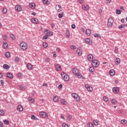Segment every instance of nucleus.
Here are the masks:
<instances>
[{
  "label": "nucleus",
  "mask_w": 127,
  "mask_h": 127,
  "mask_svg": "<svg viewBox=\"0 0 127 127\" xmlns=\"http://www.w3.org/2000/svg\"><path fill=\"white\" fill-rule=\"evenodd\" d=\"M72 73L75 75V76H76L79 79H81V78H82V74L80 73V71L78 70L77 68L74 67L72 69Z\"/></svg>",
  "instance_id": "1"
},
{
  "label": "nucleus",
  "mask_w": 127,
  "mask_h": 127,
  "mask_svg": "<svg viewBox=\"0 0 127 127\" xmlns=\"http://www.w3.org/2000/svg\"><path fill=\"white\" fill-rule=\"evenodd\" d=\"M61 76L64 81H66V82L69 81V76L66 74V73L63 72L61 73Z\"/></svg>",
  "instance_id": "2"
},
{
  "label": "nucleus",
  "mask_w": 127,
  "mask_h": 127,
  "mask_svg": "<svg viewBox=\"0 0 127 127\" xmlns=\"http://www.w3.org/2000/svg\"><path fill=\"white\" fill-rule=\"evenodd\" d=\"M20 47L23 50H26L27 49V44L25 42H22L20 44Z\"/></svg>",
  "instance_id": "3"
},
{
  "label": "nucleus",
  "mask_w": 127,
  "mask_h": 127,
  "mask_svg": "<svg viewBox=\"0 0 127 127\" xmlns=\"http://www.w3.org/2000/svg\"><path fill=\"white\" fill-rule=\"evenodd\" d=\"M71 96L76 101V102H79L80 101V96L76 93H72Z\"/></svg>",
  "instance_id": "4"
},
{
  "label": "nucleus",
  "mask_w": 127,
  "mask_h": 127,
  "mask_svg": "<svg viewBox=\"0 0 127 127\" xmlns=\"http://www.w3.org/2000/svg\"><path fill=\"white\" fill-rule=\"evenodd\" d=\"M113 23H114V19H113V18L111 17L108 19V22L107 24L108 27H112Z\"/></svg>",
  "instance_id": "5"
},
{
  "label": "nucleus",
  "mask_w": 127,
  "mask_h": 127,
  "mask_svg": "<svg viewBox=\"0 0 127 127\" xmlns=\"http://www.w3.org/2000/svg\"><path fill=\"white\" fill-rule=\"evenodd\" d=\"M99 63L97 60H94L92 61V65L93 67H99Z\"/></svg>",
  "instance_id": "6"
},
{
  "label": "nucleus",
  "mask_w": 127,
  "mask_h": 127,
  "mask_svg": "<svg viewBox=\"0 0 127 127\" xmlns=\"http://www.w3.org/2000/svg\"><path fill=\"white\" fill-rule=\"evenodd\" d=\"M85 87L88 92H92V91H93V88H92L91 86L89 85V84H85Z\"/></svg>",
  "instance_id": "7"
},
{
  "label": "nucleus",
  "mask_w": 127,
  "mask_h": 127,
  "mask_svg": "<svg viewBox=\"0 0 127 127\" xmlns=\"http://www.w3.org/2000/svg\"><path fill=\"white\" fill-rule=\"evenodd\" d=\"M112 91L115 94H118L119 93V91H120V89L119 87H113Z\"/></svg>",
  "instance_id": "8"
},
{
  "label": "nucleus",
  "mask_w": 127,
  "mask_h": 127,
  "mask_svg": "<svg viewBox=\"0 0 127 127\" xmlns=\"http://www.w3.org/2000/svg\"><path fill=\"white\" fill-rule=\"evenodd\" d=\"M85 42L87 44H89V45H92V41H91L90 38H86L85 39Z\"/></svg>",
  "instance_id": "9"
},
{
  "label": "nucleus",
  "mask_w": 127,
  "mask_h": 127,
  "mask_svg": "<svg viewBox=\"0 0 127 127\" xmlns=\"http://www.w3.org/2000/svg\"><path fill=\"white\" fill-rule=\"evenodd\" d=\"M15 9L17 11H21L22 9V8H21V6H20V5H16Z\"/></svg>",
  "instance_id": "10"
},
{
  "label": "nucleus",
  "mask_w": 127,
  "mask_h": 127,
  "mask_svg": "<svg viewBox=\"0 0 127 127\" xmlns=\"http://www.w3.org/2000/svg\"><path fill=\"white\" fill-rule=\"evenodd\" d=\"M40 116L41 118H46V117L47 116L46 113L44 112H40Z\"/></svg>",
  "instance_id": "11"
},
{
  "label": "nucleus",
  "mask_w": 127,
  "mask_h": 127,
  "mask_svg": "<svg viewBox=\"0 0 127 127\" xmlns=\"http://www.w3.org/2000/svg\"><path fill=\"white\" fill-rule=\"evenodd\" d=\"M31 22L37 24V23H39V21H38V19L37 18H33L31 19Z\"/></svg>",
  "instance_id": "12"
},
{
  "label": "nucleus",
  "mask_w": 127,
  "mask_h": 127,
  "mask_svg": "<svg viewBox=\"0 0 127 127\" xmlns=\"http://www.w3.org/2000/svg\"><path fill=\"white\" fill-rule=\"evenodd\" d=\"M93 55L89 54L87 56V59L90 62H92L93 61Z\"/></svg>",
  "instance_id": "13"
},
{
  "label": "nucleus",
  "mask_w": 127,
  "mask_h": 127,
  "mask_svg": "<svg viewBox=\"0 0 127 127\" xmlns=\"http://www.w3.org/2000/svg\"><path fill=\"white\" fill-rule=\"evenodd\" d=\"M17 110L18 112H22L23 111V107L21 105H18L17 107Z\"/></svg>",
  "instance_id": "14"
},
{
  "label": "nucleus",
  "mask_w": 127,
  "mask_h": 127,
  "mask_svg": "<svg viewBox=\"0 0 127 127\" xmlns=\"http://www.w3.org/2000/svg\"><path fill=\"white\" fill-rule=\"evenodd\" d=\"M55 68L57 71H60L61 70V65L59 64H57L55 65Z\"/></svg>",
  "instance_id": "15"
},
{
  "label": "nucleus",
  "mask_w": 127,
  "mask_h": 127,
  "mask_svg": "<svg viewBox=\"0 0 127 127\" xmlns=\"http://www.w3.org/2000/svg\"><path fill=\"white\" fill-rule=\"evenodd\" d=\"M82 8L83 10L87 11L88 10V9H89V5H87L86 6H85V5H82Z\"/></svg>",
  "instance_id": "16"
},
{
  "label": "nucleus",
  "mask_w": 127,
  "mask_h": 127,
  "mask_svg": "<svg viewBox=\"0 0 127 127\" xmlns=\"http://www.w3.org/2000/svg\"><path fill=\"white\" fill-rule=\"evenodd\" d=\"M76 54L79 56H81L82 55V51L80 49H77Z\"/></svg>",
  "instance_id": "17"
},
{
  "label": "nucleus",
  "mask_w": 127,
  "mask_h": 127,
  "mask_svg": "<svg viewBox=\"0 0 127 127\" xmlns=\"http://www.w3.org/2000/svg\"><path fill=\"white\" fill-rule=\"evenodd\" d=\"M6 77H7V78H9L10 79H12V78H13V75L11 73L8 72L6 74Z\"/></svg>",
  "instance_id": "18"
},
{
  "label": "nucleus",
  "mask_w": 127,
  "mask_h": 127,
  "mask_svg": "<svg viewBox=\"0 0 127 127\" xmlns=\"http://www.w3.org/2000/svg\"><path fill=\"white\" fill-rule=\"evenodd\" d=\"M27 68L28 70H31V69H32V64L30 63L27 64Z\"/></svg>",
  "instance_id": "19"
},
{
  "label": "nucleus",
  "mask_w": 127,
  "mask_h": 127,
  "mask_svg": "<svg viewBox=\"0 0 127 127\" xmlns=\"http://www.w3.org/2000/svg\"><path fill=\"white\" fill-rule=\"evenodd\" d=\"M28 101L31 103V104H33L34 103V99L31 98V97H29L28 98Z\"/></svg>",
  "instance_id": "20"
},
{
  "label": "nucleus",
  "mask_w": 127,
  "mask_h": 127,
  "mask_svg": "<svg viewBox=\"0 0 127 127\" xmlns=\"http://www.w3.org/2000/svg\"><path fill=\"white\" fill-rule=\"evenodd\" d=\"M7 46L8 44L7 43H6V42H5L3 43L2 47L4 49H7Z\"/></svg>",
  "instance_id": "21"
},
{
  "label": "nucleus",
  "mask_w": 127,
  "mask_h": 127,
  "mask_svg": "<svg viewBox=\"0 0 127 127\" xmlns=\"http://www.w3.org/2000/svg\"><path fill=\"white\" fill-rule=\"evenodd\" d=\"M35 3H31L30 4V7L32 8V9H34L35 8Z\"/></svg>",
  "instance_id": "22"
},
{
  "label": "nucleus",
  "mask_w": 127,
  "mask_h": 127,
  "mask_svg": "<svg viewBox=\"0 0 127 127\" xmlns=\"http://www.w3.org/2000/svg\"><path fill=\"white\" fill-rule=\"evenodd\" d=\"M121 62V59H120V58H117L116 59V65H119V64H120Z\"/></svg>",
  "instance_id": "23"
},
{
  "label": "nucleus",
  "mask_w": 127,
  "mask_h": 127,
  "mask_svg": "<svg viewBox=\"0 0 127 127\" xmlns=\"http://www.w3.org/2000/svg\"><path fill=\"white\" fill-rule=\"evenodd\" d=\"M85 33L88 36L91 35V30L90 29H87L85 31Z\"/></svg>",
  "instance_id": "24"
},
{
  "label": "nucleus",
  "mask_w": 127,
  "mask_h": 127,
  "mask_svg": "<svg viewBox=\"0 0 127 127\" xmlns=\"http://www.w3.org/2000/svg\"><path fill=\"white\" fill-rule=\"evenodd\" d=\"M110 74L111 76H114V75H115V70L114 69H111L110 71H109Z\"/></svg>",
  "instance_id": "25"
},
{
  "label": "nucleus",
  "mask_w": 127,
  "mask_h": 127,
  "mask_svg": "<svg viewBox=\"0 0 127 127\" xmlns=\"http://www.w3.org/2000/svg\"><path fill=\"white\" fill-rule=\"evenodd\" d=\"M5 56L6 58H9L10 57V53L8 52H7L5 53Z\"/></svg>",
  "instance_id": "26"
},
{
  "label": "nucleus",
  "mask_w": 127,
  "mask_h": 127,
  "mask_svg": "<svg viewBox=\"0 0 127 127\" xmlns=\"http://www.w3.org/2000/svg\"><path fill=\"white\" fill-rule=\"evenodd\" d=\"M118 103V101L115 99H113L111 100V103L113 104V105H116Z\"/></svg>",
  "instance_id": "27"
},
{
  "label": "nucleus",
  "mask_w": 127,
  "mask_h": 127,
  "mask_svg": "<svg viewBox=\"0 0 127 127\" xmlns=\"http://www.w3.org/2000/svg\"><path fill=\"white\" fill-rule=\"evenodd\" d=\"M9 65L6 64H4L3 65V68L4 69H9Z\"/></svg>",
  "instance_id": "28"
},
{
  "label": "nucleus",
  "mask_w": 127,
  "mask_h": 127,
  "mask_svg": "<svg viewBox=\"0 0 127 127\" xmlns=\"http://www.w3.org/2000/svg\"><path fill=\"white\" fill-rule=\"evenodd\" d=\"M93 124L95 126H98V125H99V121L97 120H94L93 121Z\"/></svg>",
  "instance_id": "29"
},
{
  "label": "nucleus",
  "mask_w": 127,
  "mask_h": 127,
  "mask_svg": "<svg viewBox=\"0 0 127 127\" xmlns=\"http://www.w3.org/2000/svg\"><path fill=\"white\" fill-rule=\"evenodd\" d=\"M58 100H59L58 97H57L56 96H55L54 97V98H53L54 102H58Z\"/></svg>",
  "instance_id": "30"
},
{
  "label": "nucleus",
  "mask_w": 127,
  "mask_h": 127,
  "mask_svg": "<svg viewBox=\"0 0 127 127\" xmlns=\"http://www.w3.org/2000/svg\"><path fill=\"white\" fill-rule=\"evenodd\" d=\"M94 37H98V38H101L102 37L101 36V35L99 34H94Z\"/></svg>",
  "instance_id": "31"
},
{
  "label": "nucleus",
  "mask_w": 127,
  "mask_h": 127,
  "mask_svg": "<svg viewBox=\"0 0 127 127\" xmlns=\"http://www.w3.org/2000/svg\"><path fill=\"white\" fill-rule=\"evenodd\" d=\"M87 127H94V124H93L92 123H88L87 124Z\"/></svg>",
  "instance_id": "32"
},
{
  "label": "nucleus",
  "mask_w": 127,
  "mask_h": 127,
  "mask_svg": "<svg viewBox=\"0 0 127 127\" xmlns=\"http://www.w3.org/2000/svg\"><path fill=\"white\" fill-rule=\"evenodd\" d=\"M89 71H90L91 73H93L94 71H95V68L93 67H90L89 68Z\"/></svg>",
  "instance_id": "33"
},
{
  "label": "nucleus",
  "mask_w": 127,
  "mask_h": 127,
  "mask_svg": "<svg viewBox=\"0 0 127 127\" xmlns=\"http://www.w3.org/2000/svg\"><path fill=\"white\" fill-rule=\"evenodd\" d=\"M3 123L5 125H9V121L7 120H3Z\"/></svg>",
  "instance_id": "34"
},
{
  "label": "nucleus",
  "mask_w": 127,
  "mask_h": 127,
  "mask_svg": "<svg viewBox=\"0 0 127 127\" xmlns=\"http://www.w3.org/2000/svg\"><path fill=\"white\" fill-rule=\"evenodd\" d=\"M32 120H34L35 121H37V118L35 117L34 115H32L31 117Z\"/></svg>",
  "instance_id": "35"
},
{
  "label": "nucleus",
  "mask_w": 127,
  "mask_h": 127,
  "mask_svg": "<svg viewBox=\"0 0 127 127\" xmlns=\"http://www.w3.org/2000/svg\"><path fill=\"white\" fill-rule=\"evenodd\" d=\"M2 11L3 13L5 14L7 12V9L6 8H3Z\"/></svg>",
  "instance_id": "36"
},
{
  "label": "nucleus",
  "mask_w": 127,
  "mask_h": 127,
  "mask_svg": "<svg viewBox=\"0 0 127 127\" xmlns=\"http://www.w3.org/2000/svg\"><path fill=\"white\" fill-rule=\"evenodd\" d=\"M61 103L62 105H66V101L64 99H62Z\"/></svg>",
  "instance_id": "37"
},
{
  "label": "nucleus",
  "mask_w": 127,
  "mask_h": 127,
  "mask_svg": "<svg viewBox=\"0 0 127 127\" xmlns=\"http://www.w3.org/2000/svg\"><path fill=\"white\" fill-rule=\"evenodd\" d=\"M10 37L12 39V40H15V36H14L12 34L10 35Z\"/></svg>",
  "instance_id": "38"
},
{
  "label": "nucleus",
  "mask_w": 127,
  "mask_h": 127,
  "mask_svg": "<svg viewBox=\"0 0 127 127\" xmlns=\"http://www.w3.org/2000/svg\"><path fill=\"white\" fill-rule=\"evenodd\" d=\"M43 47H44V48H47V46H48V44L46 42L43 43Z\"/></svg>",
  "instance_id": "39"
},
{
  "label": "nucleus",
  "mask_w": 127,
  "mask_h": 127,
  "mask_svg": "<svg viewBox=\"0 0 127 127\" xmlns=\"http://www.w3.org/2000/svg\"><path fill=\"white\" fill-rule=\"evenodd\" d=\"M121 124H122L123 125H126V124H127V120H121Z\"/></svg>",
  "instance_id": "40"
},
{
  "label": "nucleus",
  "mask_w": 127,
  "mask_h": 127,
  "mask_svg": "<svg viewBox=\"0 0 127 127\" xmlns=\"http://www.w3.org/2000/svg\"><path fill=\"white\" fill-rule=\"evenodd\" d=\"M116 13L117 14H121V13H122V11L119 9H116Z\"/></svg>",
  "instance_id": "41"
},
{
  "label": "nucleus",
  "mask_w": 127,
  "mask_h": 127,
  "mask_svg": "<svg viewBox=\"0 0 127 127\" xmlns=\"http://www.w3.org/2000/svg\"><path fill=\"white\" fill-rule=\"evenodd\" d=\"M2 37L3 40H4L5 41L7 39V38L6 37V36H5V35H3Z\"/></svg>",
  "instance_id": "42"
},
{
  "label": "nucleus",
  "mask_w": 127,
  "mask_h": 127,
  "mask_svg": "<svg viewBox=\"0 0 127 127\" xmlns=\"http://www.w3.org/2000/svg\"><path fill=\"white\" fill-rule=\"evenodd\" d=\"M109 100V98H108V97H106V96H104L103 97V100L105 101V102H107Z\"/></svg>",
  "instance_id": "43"
},
{
  "label": "nucleus",
  "mask_w": 127,
  "mask_h": 127,
  "mask_svg": "<svg viewBox=\"0 0 127 127\" xmlns=\"http://www.w3.org/2000/svg\"><path fill=\"white\" fill-rule=\"evenodd\" d=\"M63 127H69L68 125L66 124V123H63Z\"/></svg>",
  "instance_id": "44"
},
{
  "label": "nucleus",
  "mask_w": 127,
  "mask_h": 127,
  "mask_svg": "<svg viewBox=\"0 0 127 127\" xmlns=\"http://www.w3.org/2000/svg\"><path fill=\"white\" fill-rule=\"evenodd\" d=\"M14 61L15 62H18V61H19V58L18 57L15 58Z\"/></svg>",
  "instance_id": "45"
},
{
  "label": "nucleus",
  "mask_w": 127,
  "mask_h": 127,
  "mask_svg": "<svg viewBox=\"0 0 127 127\" xmlns=\"http://www.w3.org/2000/svg\"><path fill=\"white\" fill-rule=\"evenodd\" d=\"M70 48H71V49H72V50H74V49H76V46H75L74 45H71L70 46Z\"/></svg>",
  "instance_id": "46"
},
{
  "label": "nucleus",
  "mask_w": 127,
  "mask_h": 127,
  "mask_svg": "<svg viewBox=\"0 0 127 127\" xmlns=\"http://www.w3.org/2000/svg\"><path fill=\"white\" fill-rule=\"evenodd\" d=\"M63 15H64L63 14L59 13V15H58L59 18H62V17H63Z\"/></svg>",
  "instance_id": "47"
},
{
  "label": "nucleus",
  "mask_w": 127,
  "mask_h": 127,
  "mask_svg": "<svg viewBox=\"0 0 127 127\" xmlns=\"http://www.w3.org/2000/svg\"><path fill=\"white\" fill-rule=\"evenodd\" d=\"M4 115V111L3 110H0V116H3Z\"/></svg>",
  "instance_id": "48"
},
{
  "label": "nucleus",
  "mask_w": 127,
  "mask_h": 127,
  "mask_svg": "<svg viewBox=\"0 0 127 127\" xmlns=\"http://www.w3.org/2000/svg\"><path fill=\"white\" fill-rule=\"evenodd\" d=\"M48 35H46L43 37V39H47L48 38Z\"/></svg>",
  "instance_id": "49"
},
{
  "label": "nucleus",
  "mask_w": 127,
  "mask_h": 127,
  "mask_svg": "<svg viewBox=\"0 0 127 127\" xmlns=\"http://www.w3.org/2000/svg\"><path fill=\"white\" fill-rule=\"evenodd\" d=\"M118 50H119V48H118V47H115V53H118Z\"/></svg>",
  "instance_id": "50"
},
{
  "label": "nucleus",
  "mask_w": 127,
  "mask_h": 127,
  "mask_svg": "<svg viewBox=\"0 0 127 127\" xmlns=\"http://www.w3.org/2000/svg\"><path fill=\"white\" fill-rule=\"evenodd\" d=\"M71 28H72V29H75V28H76V25H75V24H72Z\"/></svg>",
  "instance_id": "51"
},
{
  "label": "nucleus",
  "mask_w": 127,
  "mask_h": 127,
  "mask_svg": "<svg viewBox=\"0 0 127 127\" xmlns=\"http://www.w3.org/2000/svg\"><path fill=\"white\" fill-rule=\"evenodd\" d=\"M67 119L69 120V121H71V120L72 119V117H71V116L70 115H68L67 116Z\"/></svg>",
  "instance_id": "52"
},
{
  "label": "nucleus",
  "mask_w": 127,
  "mask_h": 127,
  "mask_svg": "<svg viewBox=\"0 0 127 127\" xmlns=\"http://www.w3.org/2000/svg\"><path fill=\"white\" fill-rule=\"evenodd\" d=\"M43 3H47L48 2V0H42Z\"/></svg>",
  "instance_id": "53"
},
{
  "label": "nucleus",
  "mask_w": 127,
  "mask_h": 127,
  "mask_svg": "<svg viewBox=\"0 0 127 127\" xmlns=\"http://www.w3.org/2000/svg\"><path fill=\"white\" fill-rule=\"evenodd\" d=\"M20 88L21 89V90H24V86L21 85L20 86Z\"/></svg>",
  "instance_id": "54"
},
{
  "label": "nucleus",
  "mask_w": 127,
  "mask_h": 127,
  "mask_svg": "<svg viewBox=\"0 0 127 127\" xmlns=\"http://www.w3.org/2000/svg\"><path fill=\"white\" fill-rule=\"evenodd\" d=\"M59 89H62L63 88V85L62 84H60L58 86Z\"/></svg>",
  "instance_id": "55"
},
{
  "label": "nucleus",
  "mask_w": 127,
  "mask_h": 127,
  "mask_svg": "<svg viewBox=\"0 0 127 127\" xmlns=\"http://www.w3.org/2000/svg\"><path fill=\"white\" fill-rule=\"evenodd\" d=\"M78 1L79 3H83V2H84V0H78Z\"/></svg>",
  "instance_id": "56"
},
{
  "label": "nucleus",
  "mask_w": 127,
  "mask_h": 127,
  "mask_svg": "<svg viewBox=\"0 0 127 127\" xmlns=\"http://www.w3.org/2000/svg\"><path fill=\"white\" fill-rule=\"evenodd\" d=\"M118 28H119V29H122V28H124V26H123L122 24H121V25H120L119 26Z\"/></svg>",
  "instance_id": "57"
},
{
  "label": "nucleus",
  "mask_w": 127,
  "mask_h": 127,
  "mask_svg": "<svg viewBox=\"0 0 127 127\" xmlns=\"http://www.w3.org/2000/svg\"><path fill=\"white\" fill-rule=\"evenodd\" d=\"M49 36H52L53 35V32H49Z\"/></svg>",
  "instance_id": "58"
},
{
  "label": "nucleus",
  "mask_w": 127,
  "mask_h": 127,
  "mask_svg": "<svg viewBox=\"0 0 127 127\" xmlns=\"http://www.w3.org/2000/svg\"><path fill=\"white\" fill-rule=\"evenodd\" d=\"M46 62H50V59H49L48 58H47L46 59Z\"/></svg>",
  "instance_id": "59"
},
{
  "label": "nucleus",
  "mask_w": 127,
  "mask_h": 127,
  "mask_svg": "<svg viewBox=\"0 0 127 127\" xmlns=\"http://www.w3.org/2000/svg\"><path fill=\"white\" fill-rule=\"evenodd\" d=\"M0 83L1 84L2 86H3V84H4V82H3V80H1L0 81Z\"/></svg>",
  "instance_id": "60"
},
{
  "label": "nucleus",
  "mask_w": 127,
  "mask_h": 127,
  "mask_svg": "<svg viewBox=\"0 0 127 127\" xmlns=\"http://www.w3.org/2000/svg\"><path fill=\"white\" fill-rule=\"evenodd\" d=\"M51 26H52V28L53 29V28H54V27H55V24L53 23V24H52Z\"/></svg>",
  "instance_id": "61"
},
{
  "label": "nucleus",
  "mask_w": 127,
  "mask_h": 127,
  "mask_svg": "<svg viewBox=\"0 0 127 127\" xmlns=\"http://www.w3.org/2000/svg\"><path fill=\"white\" fill-rule=\"evenodd\" d=\"M112 1V0H107V3H110Z\"/></svg>",
  "instance_id": "62"
},
{
  "label": "nucleus",
  "mask_w": 127,
  "mask_h": 127,
  "mask_svg": "<svg viewBox=\"0 0 127 127\" xmlns=\"http://www.w3.org/2000/svg\"><path fill=\"white\" fill-rule=\"evenodd\" d=\"M66 36L67 37H69V36H70V32H68L66 33Z\"/></svg>",
  "instance_id": "63"
},
{
  "label": "nucleus",
  "mask_w": 127,
  "mask_h": 127,
  "mask_svg": "<svg viewBox=\"0 0 127 127\" xmlns=\"http://www.w3.org/2000/svg\"><path fill=\"white\" fill-rule=\"evenodd\" d=\"M57 52H60V48H57L56 49Z\"/></svg>",
  "instance_id": "64"
}]
</instances>
